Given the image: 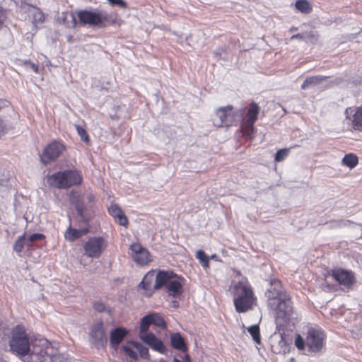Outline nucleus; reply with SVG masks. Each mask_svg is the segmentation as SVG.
<instances>
[{"label": "nucleus", "mask_w": 362, "mask_h": 362, "mask_svg": "<svg viewBox=\"0 0 362 362\" xmlns=\"http://www.w3.org/2000/svg\"><path fill=\"white\" fill-rule=\"evenodd\" d=\"M233 303L238 313L251 310L255 300L252 290L246 279L234 282L231 286Z\"/></svg>", "instance_id": "nucleus-1"}, {"label": "nucleus", "mask_w": 362, "mask_h": 362, "mask_svg": "<svg viewBox=\"0 0 362 362\" xmlns=\"http://www.w3.org/2000/svg\"><path fill=\"white\" fill-rule=\"evenodd\" d=\"M31 344L32 340L23 327L18 325L13 329L9 340L10 351L12 353L21 356L28 355Z\"/></svg>", "instance_id": "nucleus-2"}, {"label": "nucleus", "mask_w": 362, "mask_h": 362, "mask_svg": "<svg viewBox=\"0 0 362 362\" xmlns=\"http://www.w3.org/2000/svg\"><path fill=\"white\" fill-rule=\"evenodd\" d=\"M82 181V175L76 170H67L58 172L48 178L50 185L60 189H66L71 186L78 185Z\"/></svg>", "instance_id": "nucleus-3"}, {"label": "nucleus", "mask_w": 362, "mask_h": 362, "mask_svg": "<svg viewBox=\"0 0 362 362\" xmlns=\"http://www.w3.org/2000/svg\"><path fill=\"white\" fill-rule=\"evenodd\" d=\"M30 351L28 354L32 362H48L54 347L45 338H35L32 340Z\"/></svg>", "instance_id": "nucleus-4"}, {"label": "nucleus", "mask_w": 362, "mask_h": 362, "mask_svg": "<svg viewBox=\"0 0 362 362\" xmlns=\"http://www.w3.org/2000/svg\"><path fill=\"white\" fill-rule=\"evenodd\" d=\"M242 114V110L233 111L232 105L221 107L216 111L215 117L213 119V124L218 127L232 126L236 120L235 117H241Z\"/></svg>", "instance_id": "nucleus-5"}, {"label": "nucleus", "mask_w": 362, "mask_h": 362, "mask_svg": "<svg viewBox=\"0 0 362 362\" xmlns=\"http://www.w3.org/2000/svg\"><path fill=\"white\" fill-rule=\"evenodd\" d=\"M107 247V241L103 237L90 238L83 244L84 255L90 258H99Z\"/></svg>", "instance_id": "nucleus-6"}, {"label": "nucleus", "mask_w": 362, "mask_h": 362, "mask_svg": "<svg viewBox=\"0 0 362 362\" xmlns=\"http://www.w3.org/2000/svg\"><path fill=\"white\" fill-rule=\"evenodd\" d=\"M259 107L256 103H251L247 110L245 119L241 126L243 134L248 138H252L255 132L254 124L257 119Z\"/></svg>", "instance_id": "nucleus-7"}, {"label": "nucleus", "mask_w": 362, "mask_h": 362, "mask_svg": "<svg viewBox=\"0 0 362 362\" xmlns=\"http://www.w3.org/2000/svg\"><path fill=\"white\" fill-rule=\"evenodd\" d=\"M80 23L91 26H104L103 22L107 19V14L104 12H92L87 10L79 11L77 13Z\"/></svg>", "instance_id": "nucleus-8"}, {"label": "nucleus", "mask_w": 362, "mask_h": 362, "mask_svg": "<svg viewBox=\"0 0 362 362\" xmlns=\"http://www.w3.org/2000/svg\"><path fill=\"white\" fill-rule=\"evenodd\" d=\"M66 150L64 144L59 141H53L43 150L40 159L42 163L47 165L54 162Z\"/></svg>", "instance_id": "nucleus-9"}, {"label": "nucleus", "mask_w": 362, "mask_h": 362, "mask_svg": "<svg viewBox=\"0 0 362 362\" xmlns=\"http://www.w3.org/2000/svg\"><path fill=\"white\" fill-rule=\"evenodd\" d=\"M286 295L287 293L284 289L281 281L276 279H272L270 281L269 287L265 293V296L267 299V305L275 306V301Z\"/></svg>", "instance_id": "nucleus-10"}, {"label": "nucleus", "mask_w": 362, "mask_h": 362, "mask_svg": "<svg viewBox=\"0 0 362 362\" xmlns=\"http://www.w3.org/2000/svg\"><path fill=\"white\" fill-rule=\"evenodd\" d=\"M305 345L310 351L319 352L324 346V334L320 330L310 329L308 332Z\"/></svg>", "instance_id": "nucleus-11"}, {"label": "nucleus", "mask_w": 362, "mask_h": 362, "mask_svg": "<svg viewBox=\"0 0 362 362\" xmlns=\"http://www.w3.org/2000/svg\"><path fill=\"white\" fill-rule=\"evenodd\" d=\"M275 306L268 307L275 312L278 317L283 318L289 316L293 311L292 303L290 296L287 294L279 300L275 301Z\"/></svg>", "instance_id": "nucleus-12"}, {"label": "nucleus", "mask_w": 362, "mask_h": 362, "mask_svg": "<svg viewBox=\"0 0 362 362\" xmlns=\"http://www.w3.org/2000/svg\"><path fill=\"white\" fill-rule=\"evenodd\" d=\"M344 113L345 121L351 128L356 130H362V107H347Z\"/></svg>", "instance_id": "nucleus-13"}, {"label": "nucleus", "mask_w": 362, "mask_h": 362, "mask_svg": "<svg viewBox=\"0 0 362 362\" xmlns=\"http://www.w3.org/2000/svg\"><path fill=\"white\" fill-rule=\"evenodd\" d=\"M89 337L90 342L98 347H103L106 345L107 337L102 322L95 323L92 326Z\"/></svg>", "instance_id": "nucleus-14"}, {"label": "nucleus", "mask_w": 362, "mask_h": 362, "mask_svg": "<svg viewBox=\"0 0 362 362\" xmlns=\"http://www.w3.org/2000/svg\"><path fill=\"white\" fill-rule=\"evenodd\" d=\"M130 250L132 259L137 264L145 265L151 261L150 253L140 244L132 243Z\"/></svg>", "instance_id": "nucleus-15"}, {"label": "nucleus", "mask_w": 362, "mask_h": 362, "mask_svg": "<svg viewBox=\"0 0 362 362\" xmlns=\"http://www.w3.org/2000/svg\"><path fill=\"white\" fill-rule=\"evenodd\" d=\"M272 350L276 354H286L289 351V343L281 333H274L270 338Z\"/></svg>", "instance_id": "nucleus-16"}, {"label": "nucleus", "mask_w": 362, "mask_h": 362, "mask_svg": "<svg viewBox=\"0 0 362 362\" xmlns=\"http://www.w3.org/2000/svg\"><path fill=\"white\" fill-rule=\"evenodd\" d=\"M331 275L340 285L346 288H351L355 281L354 274L343 269H333L331 272Z\"/></svg>", "instance_id": "nucleus-17"}, {"label": "nucleus", "mask_w": 362, "mask_h": 362, "mask_svg": "<svg viewBox=\"0 0 362 362\" xmlns=\"http://www.w3.org/2000/svg\"><path fill=\"white\" fill-rule=\"evenodd\" d=\"M140 339L145 344L148 345L153 350L156 351L160 354H165L166 348L163 341L158 339L153 333L139 334Z\"/></svg>", "instance_id": "nucleus-18"}, {"label": "nucleus", "mask_w": 362, "mask_h": 362, "mask_svg": "<svg viewBox=\"0 0 362 362\" xmlns=\"http://www.w3.org/2000/svg\"><path fill=\"white\" fill-rule=\"evenodd\" d=\"M177 277L172 271H158L156 272V282L153 286L154 290L162 288L164 285H168L172 279Z\"/></svg>", "instance_id": "nucleus-19"}, {"label": "nucleus", "mask_w": 362, "mask_h": 362, "mask_svg": "<svg viewBox=\"0 0 362 362\" xmlns=\"http://www.w3.org/2000/svg\"><path fill=\"white\" fill-rule=\"evenodd\" d=\"M127 334L124 328L118 327L112 329L110 334V344L112 348L117 349Z\"/></svg>", "instance_id": "nucleus-20"}, {"label": "nucleus", "mask_w": 362, "mask_h": 362, "mask_svg": "<svg viewBox=\"0 0 362 362\" xmlns=\"http://www.w3.org/2000/svg\"><path fill=\"white\" fill-rule=\"evenodd\" d=\"M181 277H177V279H172L167 285L168 291L170 295L174 298H177L182 293V285L180 282Z\"/></svg>", "instance_id": "nucleus-21"}, {"label": "nucleus", "mask_w": 362, "mask_h": 362, "mask_svg": "<svg viewBox=\"0 0 362 362\" xmlns=\"http://www.w3.org/2000/svg\"><path fill=\"white\" fill-rule=\"evenodd\" d=\"M170 344L173 348L182 352H187V346L184 338L180 333H174L170 335Z\"/></svg>", "instance_id": "nucleus-22"}, {"label": "nucleus", "mask_w": 362, "mask_h": 362, "mask_svg": "<svg viewBox=\"0 0 362 362\" xmlns=\"http://www.w3.org/2000/svg\"><path fill=\"white\" fill-rule=\"evenodd\" d=\"M108 211L110 214L117 220L119 225L126 226L128 224L127 218L118 206L112 205L108 209Z\"/></svg>", "instance_id": "nucleus-23"}, {"label": "nucleus", "mask_w": 362, "mask_h": 362, "mask_svg": "<svg viewBox=\"0 0 362 362\" xmlns=\"http://www.w3.org/2000/svg\"><path fill=\"white\" fill-rule=\"evenodd\" d=\"M88 232V228L73 229L69 226L65 232V238L69 241H74L86 235Z\"/></svg>", "instance_id": "nucleus-24"}, {"label": "nucleus", "mask_w": 362, "mask_h": 362, "mask_svg": "<svg viewBox=\"0 0 362 362\" xmlns=\"http://www.w3.org/2000/svg\"><path fill=\"white\" fill-rule=\"evenodd\" d=\"M327 78L323 76H315L307 78L301 86L302 89H306L310 87H315L322 83Z\"/></svg>", "instance_id": "nucleus-25"}, {"label": "nucleus", "mask_w": 362, "mask_h": 362, "mask_svg": "<svg viewBox=\"0 0 362 362\" xmlns=\"http://www.w3.org/2000/svg\"><path fill=\"white\" fill-rule=\"evenodd\" d=\"M153 281H156V270L149 271L139 283V286L144 290H149Z\"/></svg>", "instance_id": "nucleus-26"}, {"label": "nucleus", "mask_w": 362, "mask_h": 362, "mask_svg": "<svg viewBox=\"0 0 362 362\" xmlns=\"http://www.w3.org/2000/svg\"><path fill=\"white\" fill-rule=\"evenodd\" d=\"M132 343H136V341H129L126 344L122 346L123 351L134 360L138 359V354L135 346Z\"/></svg>", "instance_id": "nucleus-27"}, {"label": "nucleus", "mask_w": 362, "mask_h": 362, "mask_svg": "<svg viewBox=\"0 0 362 362\" xmlns=\"http://www.w3.org/2000/svg\"><path fill=\"white\" fill-rule=\"evenodd\" d=\"M295 7L302 13L308 14L312 11V6L307 0H297Z\"/></svg>", "instance_id": "nucleus-28"}, {"label": "nucleus", "mask_w": 362, "mask_h": 362, "mask_svg": "<svg viewBox=\"0 0 362 362\" xmlns=\"http://www.w3.org/2000/svg\"><path fill=\"white\" fill-rule=\"evenodd\" d=\"M358 157L354 153L346 154L342 159L343 165L353 168L358 164Z\"/></svg>", "instance_id": "nucleus-29"}, {"label": "nucleus", "mask_w": 362, "mask_h": 362, "mask_svg": "<svg viewBox=\"0 0 362 362\" xmlns=\"http://www.w3.org/2000/svg\"><path fill=\"white\" fill-rule=\"evenodd\" d=\"M48 362H71V359L63 354H59L54 349L52 354H50Z\"/></svg>", "instance_id": "nucleus-30"}, {"label": "nucleus", "mask_w": 362, "mask_h": 362, "mask_svg": "<svg viewBox=\"0 0 362 362\" xmlns=\"http://www.w3.org/2000/svg\"><path fill=\"white\" fill-rule=\"evenodd\" d=\"M149 318L151 319V321L152 322V325H154L158 327L164 328L165 327V322L163 318L158 313H152L147 315Z\"/></svg>", "instance_id": "nucleus-31"}, {"label": "nucleus", "mask_w": 362, "mask_h": 362, "mask_svg": "<svg viewBox=\"0 0 362 362\" xmlns=\"http://www.w3.org/2000/svg\"><path fill=\"white\" fill-rule=\"evenodd\" d=\"M25 245L27 246V242L25 234H23L16 240L13 245V250L17 253H21Z\"/></svg>", "instance_id": "nucleus-32"}, {"label": "nucleus", "mask_w": 362, "mask_h": 362, "mask_svg": "<svg viewBox=\"0 0 362 362\" xmlns=\"http://www.w3.org/2000/svg\"><path fill=\"white\" fill-rule=\"evenodd\" d=\"M61 19L62 23L66 24L67 26L76 27L77 24L76 19L73 13H63Z\"/></svg>", "instance_id": "nucleus-33"}, {"label": "nucleus", "mask_w": 362, "mask_h": 362, "mask_svg": "<svg viewBox=\"0 0 362 362\" xmlns=\"http://www.w3.org/2000/svg\"><path fill=\"white\" fill-rule=\"evenodd\" d=\"M247 331L251 334V336L252 337L253 340L257 344H260V342H261V337H260V334H259V326L257 325L250 326L249 327H247Z\"/></svg>", "instance_id": "nucleus-34"}, {"label": "nucleus", "mask_w": 362, "mask_h": 362, "mask_svg": "<svg viewBox=\"0 0 362 362\" xmlns=\"http://www.w3.org/2000/svg\"><path fill=\"white\" fill-rule=\"evenodd\" d=\"M132 344L135 346L136 352L138 351L139 353L141 358L145 359H149L150 355L147 347L143 346L139 342Z\"/></svg>", "instance_id": "nucleus-35"}, {"label": "nucleus", "mask_w": 362, "mask_h": 362, "mask_svg": "<svg viewBox=\"0 0 362 362\" xmlns=\"http://www.w3.org/2000/svg\"><path fill=\"white\" fill-rule=\"evenodd\" d=\"M150 325H152L151 319L149 318V317L148 315L144 316L141 319V325H140V327H139V329H140L139 334H148L147 332V331Z\"/></svg>", "instance_id": "nucleus-36"}, {"label": "nucleus", "mask_w": 362, "mask_h": 362, "mask_svg": "<svg viewBox=\"0 0 362 362\" xmlns=\"http://www.w3.org/2000/svg\"><path fill=\"white\" fill-rule=\"evenodd\" d=\"M196 257L199 259L201 264L204 268H208L209 267V257L207 256L204 251L202 250H198L196 253Z\"/></svg>", "instance_id": "nucleus-37"}, {"label": "nucleus", "mask_w": 362, "mask_h": 362, "mask_svg": "<svg viewBox=\"0 0 362 362\" xmlns=\"http://www.w3.org/2000/svg\"><path fill=\"white\" fill-rule=\"evenodd\" d=\"M75 128L81 139L88 144L89 142V136L86 130L78 124H75Z\"/></svg>", "instance_id": "nucleus-38"}, {"label": "nucleus", "mask_w": 362, "mask_h": 362, "mask_svg": "<svg viewBox=\"0 0 362 362\" xmlns=\"http://www.w3.org/2000/svg\"><path fill=\"white\" fill-rule=\"evenodd\" d=\"M289 152V148H282L279 150L275 156V161L281 162L284 160L288 156Z\"/></svg>", "instance_id": "nucleus-39"}, {"label": "nucleus", "mask_w": 362, "mask_h": 362, "mask_svg": "<svg viewBox=\"0 0 362 362\" xmlns=\"http://www.w3.org/2000/svg\"><path fill=\"white\" fill-rule=\"evenodd\" d=\"M33 23H42L45 20V16L42 11L37 9L33 13Z\"/></svg>", "instance_id": "nucleus-40"}, {"label": "nucleus", "mask_w": 362, "mask_h": 362, "mask_svg": "<svg viewBox=\"0 0 362 362\" xmlns=\"http://www.w3.org/2000/svg\"><path fill=\"white\" fill-rule=\"evenodd\" d=\"M84 206L80 203L76 204V210L77 212L78 216H80L81 219L84 221L87 222L88 221V218L83 214L84 211Z\"/></svg>", "instance_id": "nucleus-41"}, {"label": "nucleus", "mask_w": 362, "mask_h": 362, "mask_svg": "<svg viewBox=\"0 0 362 362\" xmlns=\"http://www.w3.org/2000/svg\"><path fill=\"white\" fill-rule=\"evenodd\" d=\"M43 238H45V235L41 233H34L30 235L28 238H26L27 246H30L32 243Z\"/></svg>", "instance_id": "nucleus-42"}, {"label": "nucleus", "mask_w": 362, "mask_h": 362, "mask_svg": "<svg viewBox=\"0 0 362 362\" xmlns=\"http://www.w3.org/2000/svg\"><path fill=\"white\" fill-rule=\"evenodd\" d=\"M317 35L313 31L305 32V41L315 43L317 40Z\"/></svg>", "instance_id": "nucleus-43"}, {"label": "nucleus", "mask_w": 362, "mask_h": 362, "mask_svg": "<svg viewBox=\"0 0 362 362\" xmlns=\"http://www.w3.org/2000/svg\"><path fill=\"white\" fill-rule=\"evenodd\" d=\"M107 1L112 6H118L121 8L127 7V3L124 0H107Z\"/></svg>", "instance_id": "nucleus-44"}, {"label": "nucleus", "mask_w": 362, "mask_h": 362, "mask_svg": "<svg viewBox=\"0 0 362 362\" xmlns=\"http://www.w3.org/2000/svg\"><path fill=\"white\" fill-rule=\"evenodd\" d=\"M295 344L298 349L302 350L305 347V342L304 341L303 339L300 335H298L296 339Z\"/></svg>", "instance_id": "nucleus-45"}, {"label": "nucleus", "mask_w": 362, "mask_h": 362, "mask_svg": "<svg viewBox=\"0 0 362 362\" xmlns=\"http://www.w3.org/2000/svg\"><path fill=\"white\" fill-rule=\"evenodd\" d=\"M93 308L95 310L100 313L104 312L106 308L105 305L100 301L95 302L93 304Z\"/></svg>", "instance_id": "nucleus-46"}, {"label": "nucleus", "mask_w": 362, "mask_h": 362, "mask_svg": "<svg viewBox=\"0 0 362 362\" xmlns=\"http://www.w3.org/2000/svg\"><path fill=\"white\" fill-rule=\"evenodd\" d=\"M351 224H356V223L350 220H344V219L339 220V227L340 228L349 227Z\"/></svg>", "instance_id": "nucleus-47"}, {"label": "nucleus", "mask_w": 362, "mask_h": 362, "mask_svg": "<svg viewBox=\"0 0 362 362\" xmlns=\"http://www.w3.org/2000/svg\"><path fill=\"white\" fill-rule=\"evenodd\" d=\"M25 64L28 66V67H29L30 69H33L35 73H38L39 68H38L37 65H36L34 63H32L30 61H25Z\"/></svg>", "instance_id": "nucleus-48"}, {"label": "nucleus", "mask_w": 362, "mask_h": 362, "mask_svg": "<svg viewBox=\"0 0 362 362\" xmlns=\"http://www.w3.org/2000/svg\"><path fill=\"white\" fill-rule=\"evenodd\" d=\"M6 18V11L0 6V27Z\"/></svg>", "instance_id": "nucleus-49"}, {"label": "nucleus", "mask_w": 362, "mask_h": 362, "mask_svg": "<svg viewBox=\"0 0 362 362\" xmlns=\"http://www.w3.org/2000/svg\"><path fill=\"white\" fill-rule=\"evenodd\" d=\"M294 39H298L300 40L305 41V33H298L296 35H293L290 38V40H293Z\"/></svg>", "instance_id": "nucleus-50"}, {"label": "nucleus", "mask_w": 362, "mask_h": 362, "mask_svg": "<svg viewBox=\"0 0 362 362\" xmlns=\"http://www.w3.org/2000/svg\"><path fill=\"white\" fill-rule=\"evenodd\" d=\"M329 223V228H340L339 227V220H334V221H330Z\"/></svg>", "instance_id": "nucleus-51"}, {"label": "nucleus", "mask_w": 362, "mask_h": 362, "mask_svg": "<svg viewBox=\"0 0 362 362\" xmlns=\"http://www.w3.org/2000/svg\"><path fill=\"white\" fill-rule=\"evenodd\" d=\"M173 362H190L189 356L188 354H185L184 361H180L177 358H174Z\"/></svg>", "instance_id": "nucleus-52"}, {"label": "nucleus", "mask_w": 362, "mask_h": 362, "mask_svg": "<svg viewBox=\"0 0 362 362\" xmlns=\"http://www.w3.org/2000/svg\"><path fill=\"white\" fill-rule=\"evenodd\" d=\"M170 303L171 306L173 308H177L179 305L178 302L177 300H173Z\"/></svg>", "instance_id": "nucleus-53"}, {"label": "nucleus", "mask_w": 362, "mask_h": 362, "mask_svg": "<svg viewBox=\"0 0 362 362\" xmlns=\"http://www.w3.org/2000/svg\"><path fill=\"white\" fill-rule=\"evenodd\" d=\"M209 257V259H216L217 255H212Z\"/></svg>", "instance_id": "nucleus-54"}, {"label": "nucleus", "mask_w": 362, "mask_h": 362, "mask_svg": "<svg viewBox=\"0 0 362 362\" xmlns=\"http://www.w3.org/2000/svg\"><path fill=\"white\" fill-rule=\"evenodd\" d=\"M297 29H298V28H296V27H292V28H290L289 31H290V32H293V31L297 30Z\"/></svg>", "instance_id": "nucleus-55"}, {"label": "nucleus", "mask_w": 362, "mask_h": 362, "mask_svg": "<svg viewBox=\"0 0 362 362\" xmlns=\"http://www.w3.org/2000/svg\"><path fill=\"white\" fill-rule=\"evenodd\" d=\"M214 54H215L216 55H218V56H220V54H218V52H214Z\"/></svg>", "instance_id": "nucleus-56"}, {"label": "nucleus", "mask_w": 362, "mask_h": 362, "mask_svg": "<svg viewBox=\"0 0 362 362\" xmlns=\"http://www.w3.org/2000/svg\"><path fill=\"white\" fill-rule=\"evenodd\" d=\"M291 362H293L294 358H291Z\"/></svg>", "instance_id": "nucleus-57"}]
</instances>
